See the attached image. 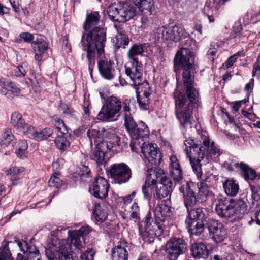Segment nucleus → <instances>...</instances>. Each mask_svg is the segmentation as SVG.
<instances>
[{
	"mask_svg": "<svg viewBox=\"0 0 260 260\" xmlns=\"http://www.w3.org/2000/svg\"><path fill=\"white\" fill-rule=\"evenodd\" d=\"M11 82V80L6 78H2L0 79V86L5 89L8 88Z\"/></svg>",
	"mask_w": 260,
	"mask_h": 260,
	"instance_id": "59",
	"label": "nucleus"
},
{
	"mask_svg": "<svg viewBox=\"0 0 260 260\" xmlns=\"http://www.w3.org/2000/svg\"><path fill=\"white\" fill-rule=\"evenodd\" d=\"M69 236L70 237V242L69 243L67 242V243L70 245L69 250L71 249L73 245L75 247V248L78 249H81L82 247V243L81 240L82 238L76 235L71 231H69Z\"/></svg>",
	"mask_w": 260,
	"mask_h": 260,
	"instance_id": "41",
	"label": "nucleus"
},
{
	"mask_svg": "<svg viewBox=\"0 0 260 260\" xmlns=\"http://www.w3.org/2000/svg\"><path fill=\"white\" fill-rule=\"evenodd\" d=\"M144 45L143 44H134L129 49L127 52V56L129 61L133 62L139 61L138 56H142L144 52Z\"/></svg>",
	"mask_w": 260,
	"mask_h": 260,
	"instance_id": "30",
	"label": "nucleus"
},
{
	"mask_svg": "<svg viewBox=\"0 0 260 260\" xmlns=\"http://www.w3.org/2000/svg\"><path fill=\"white\" fill-rule=\"evenodd\" d=\"M125 74L133 82L132 85L136 89L137 93L142 92L144 98L140 99L137 95V101L140 106L147 105L149 104V97L151 91L149 84L147 81H143V68L141 62L128 61L125 66Z\"/></svg>",
	"mask_w": 260,
	"mask_h": 260,
	"instance_id": "4",
	"label": "nucleus"
},
{
	"mask_svg": "<svg viewBox=\"0 0 260 260\" xmlns=\"http://www.w3.org/2000/svg\"><path fill=\"white\" fill-rule=\"evenodd\" d=\"M104 132V136L103 138L108 139L109 140L111 139L112 137H113L114 136L117 135L114 130L108 129L105 128Z\"/></svg>",
	"mask_w": 260,
	"mask_h": 260,
	"instance_id": "58",
	"label": "nucleus"
},
{
	"mask_svg": "<svg viewBox=\"0 0 260 260\" xmlns=\"http://www.w3.org/2000/svg\"><path fill=\"white\" fill-rule=\"evenodd\" d=\"M106 41V30L95 27L89 33H83L81 44L83 51L86 52L88 67L90 73L95 63L96 54L99 57L98 69L101 76L106 80H112L115 76L117 70L113 61L105 55L104 47Z\"/></svg>",
	"mask_w": 260,
	"mask_h": 260,
	"instance_id": "2",
	"label": "nucleus"
},
{
	"mask_svg": "<svg viewBox=\"0 0 260 260\" xmlns=\"http://www.w3.org/2000/svg\"><path fill=\"white\" fill-rule=\"evenodd\" d=\"M207 225L209 233L210 235H212L223 224L218 220L210 219L208 221Z\"/></svg>",
	"mask_w": 260,
	"mask_h": 260,
	"instance_id": "43",
	"label": "nucleus"
},
{
	"mask_svg": "<svg viewBox=\"0 0 260 260\" xmlns=\"http://www.w3.org/2000/svg\"><path fill=\"white\" fill-rule=\"evenodd\" d=\"M107 146L105 142H99L96 144V147L92 152L91 158L98 166L102 165L103 164L105 154L108 151Z\"/></svg>",
	"mask_w": 260,
	"mask_h": 260,
	"instance_id": "23",
	"label": "nucleus"
},
{
	"mask_svg": "<svg viewBox=\"0 0 260 260\" xmlns=\"http://www.w3.org/2000/svg\"><path fill=\"white\" fill-rule=\"evenodd\" d=\"M27 143L26 140H19L15 143L16 154L21 159L26 157Z\"/></svg>",
	"mask_w": 260,
	"mask_h": 260,
	"instance_id": "38",
	"label": "nucleus"
},
{
	"mask_svg": "<svg viewBox=\"0 0 260 260\" xmlns=\"http://www.w3.org/2000/svg\"><path fill=\"white\" fill-rule=\"evenodd\" d=\"M234 166L240 171L245 179L253 180L256 177L255 171L243 162H236Z\"/></svg>",
	"mask_w": 260,
	"mask_h": 260,
	"instance_id": "28",
	"label": "nucleus"
},
{
	"mask_svg": "<svg viewBox=\"0 0 260 260\" xmlns=\"http://www.w3.org/2000/svg\"><path fill=\"white\" fill-rule=\"evenodd\" d=\"M28 70V64L26 63H23L21 65L17 66L15 70V75L18 77H22L26 75Z\"/></svg>",
	"mask_w": 260,
	"mask_h": 260,
	"instance_id": "47",
	"label": "nucleus"
},
{
	"mask_svg": "<svg viewBox=\"0 0 260 260\" xmlns=\"http://www.w3.org/2000/svg\"><path fill=\"white\" fill-rule=\"evenodd\" d=\"M94 253L89 249L81 255V260H93Z\"/></svg>",
	"mask_w": 260,
	"mask_h": 260,
	"instance_id": "54",
	"label": "nucleus"
},
{
	"mask_svg": "<svg viewBox=\"0 0 260 260\" xmlns=\"http://www.w3.org/2000/svg\"><path fill=\"white\" fill-rule=\"evenodd\" d=\"M11 123L17 130L28 135L32 129V126L26 123L22 115L18 112H14L11 115Z\"/></svg>",
	"mask_w": 260,
	"mask_h": 260,
	"instance_id": "18",
	"label": "nucleus"
},
{
	"mask_svg": "<svg viewBox=\"0 0 260 260\" xmlns=\"http://www.w3.org/2000/svg\"><path fill=\"white\" fill-rule=\"evenodd\" d=\"M90 231V228L88 226H82L78 230L71 231L76 235L82 238V240H84L83 237L88 235Z\"/></svg>",
	"mask_w": 260,
	"mask_h": 260,
	"instance_id": "50",
	"label": "nucleus"
},
{
	"mask_svg": "<svg viewBox=\"0 0 260 260\" xmlns=\"http://www.w3.org/2000/svg\"><path fill=\"white\" fill-rule=\"evenodd\" d=\"M107 13L111 20L125 22L134 17L136 15L137 10L134 6L127 3L119 2L109 6Z\"/></svg>",
	"mask_w": 260,
	"mask_h": 260,
	"instance_id": "7",
	"label": "nucleus"
},
{
	"mask_svg": "<svg viewBox=\"0 0 260 260\" xmlns=\"http://www.w3.org/2000/svg\"><path fill=\"white\" fill-rule=\"evenodd\" d=\"M236 60V58H235L234 56H233V55L230 56L228 58V59L226 62V67L228 68L231 67L233 65L234 63L235 62Z\"/></svg>",
	"mask_w": 260,
	"mask_h": 260,
	"instance_id": "64",
	"label": "nucleus"
},
{
	"mask_svg": "<svg viewBox=\"0 0 260 260\" xmlns=\"http://www.w3.org/2000/svg\"><path fill=\"white\" fill-rule=\"evenodd\" d=\"M120 137L117 135L114 136L111 139L108 141H102L101 142H105L107 144V149L110 150L114 146H119L120 144Z\"/></svg>",
	"mask_w": 260,
	"mask_h": 260,
	"instance_id": "49",
	"label": "nucleus"
},
{
	"mask_svg": "<svg viewBox=\"0 0 260 260\" xmlns=\"http://www.w3.org/2000/svg\"><path fill=\"white\" fill-rule=\"evenodd\" d=\"M144 225V228L142 225L139 228V234L143 240L159 236L163 233L164 224L157 219L153 220L149 213L145 217Z\"/></svg>",
	"mask_w": 260,
	"mask_h": 260,
	"instance_id": "10",
	"label": "nucleus"
},
{
	"mask_svg": "<svg viewBox=\"0 0 260 260\" xmlns=\"http://www.w3.org/2000/svg\"><path fill=\"white\" fill-rule=\"evenodd\" d=\"M123 108V102L117 96L111 95L107 98L103 105L97 119L102 121H111L121 115L120 113Z\"/></svg>",
	"mask_w": 260,
	"mask_h": 260,
	"instance_id": "8",
	"label": "nucleus"
},
{
	"mask_svg": "<svg viewBox=\"0 0 260 260\" xmlns=\"http://www.w3.org/2000/svg\"><path fill=\"white\" fill-rule=\"evenodd\" d=\"M105 128H102L101 129H96L91 128L87 131V135L90 140V144H93V140L94 144L96 145L99 142H101V139L104 136Z\"/></svg>",
	"mask_w": 260,
	"mask_h": 260,
	"instance_id": "35",
	"label": "nucleus"
},
{
	"mask_svg": "<svg viewBox=\"0 0 260 260\" xmlns=\"http://www.w3.org/2000/svg\"><path fill=\"white\" fill-rule=\"evenodd\" d=\"M54 126L62 134H69L71 135V130L65 124L63 121L58 119L54 121Z\"/></svg>",
	"mask_w": 260,
	"mask_h": 260,
	"instance_id": "44",
	"label": "nucleus"
},
{
	"mask_svg": "<svg viewBox=\"0 0 260 260\" xmlns=\"http://www.w3.org/2000/svg\"><path fill=\"white\" fill-rule=\"evenodd\" d=\"M141 22L143 27H146L149 25L150 21L146 15H143L141 17Z\"/></svg>",
	"mask_w": 260,
	"mask_h": 260,
	"instance_id": "60",
	"label": "nucleus"
},
{
	"mask_svg": "<svg viewBox=\"0 0 260 260\" xmlns=\"http://www.w3.org/2000/svg\"><path fill=\"white\" fill-rule=\"evenodd\" d=\"M4 242V243H7ZM9 243H15L17 244L18 247L24 253V255L32 257L34 259H37L38 257L40 258V255L39 250L37 247L34 245L29 246L26 241H20L18 240H15L14 242L11 241Z\"/></svg>",
	"mask_w": 260,
	"mask_h": 260,
	"instance_id": "21",
	"label": "nucleus"
},
{
	"mask_svg": "<svg viewBox=\"0 0 260 260\" xmlns=\"http://www.w3.org/2000/svg\"><path fill=\"white\" fill-rule=\"evenodd\" d=\"M14 136L12 134L10 129H7L4 132L1 136V141L3 144L7 145L12 141Z\"/></svg>",
	"mask_w": 260,
	"mask_h": 260,
	"instance_id": "46",
	"label": "nucleus"
},
{
	"mask_svg": "<svg viewBox=\"0 0 260 260\" xmlns=\"http://www.w3.org/2000/svg\"><path fill=\"white\" fill-rule=\"evenodd\" d=\"M109 189V184L107 180L102 177H98L95 178L89 191L95 198L103 199L107 196Z\"/></svg>",
	"mask_w": 260,
	"mask_h": 260,
	"instance_id": "16",
	"label": "nucleus"
},
{
	"mask_svg": "<svg viewBox=\"0 0 260 260\" xmlns=\"http://www.w3.org/2000/svg\"><path fill=\"white\" fill-rule=\"evenodd\" d=\"M188 212L187 219L186 220L206 221V217L202 208H193L187 209Z\"/></svg>",
	"mask_w": 260,
	"mask_h": 260,
	"instance_id": "29",
	"label": "nucleus"
},
{
	"mask_svg": "<svg viewBox=\"0 0 260 260\" xmlns=\"http://www.w3.org/2000/svg\"><path fill=\"white\" fill-rule=\"evenodd\" d=\"M59 108L67 117H71L73 116L74 111L69 108L66 104L61 103L59 104Z\"/></svg>",
	"mask_w": 260,
	"mask_h": 260,
	"instance_id": "51",
	"label": "nucleus"
},
{
	"mask_svg": "<svg viewBox=\"0 0 260 260\" xmlns=\"http://www.w3.org/2000/svg\"><path fill=\"white\" fill-rule=\"evenodd\" d=\"M217 50L216 49H210L207 52V55L208 56V58L213 61L214 57L215 56Z\"/></svg>",
	"mask_w": 260,
	"mask_h": 260,
	"instance_id": "61",
	"label": "nucleus"
},
{
	"mask_svg": "<svg viewBox=\"0 0 260 260\" xmlns=\"http://www.w3.org/2000/svg\"><path fill=\"white\" fill-rule=\"evenodd\" d=\"M128 252L123 247L118 245L112 249V260H127Z\"/></svg>",
	"mask_w": 260,
	"mask_h": 260,
	"instance_id": "36",
	"label": "nucleus"
},
{
	"mask_svg": "<svg viewBox=\"0 0 260 260\" xmlns=\"http://www.w3.org/2000/svg\"><path fill=\"white\" fill-rule=\"evenodd\" d=\"M226 231L223 225L217 231L215 232L212 236L213 239L216 243H220L222 242L226 237Z\"/></svg>",
	"mask_w": 260,
	"mask_h": 260,
	"instance_id": "42",
	"label": "nucleus"
},
{
	"mask_svg": "<svg viewBox=\"0 0 260 260\" xmlns=\"http://www.w3.org/2000/svg\"><path fill=\"white\" fill-rule=\"evenodd\" d=\"M93 215L96 221L102 222L105 220L107 217V211L104 206L100 204H95L93 211Z\"/></svg>",
	"mask_w": 260,
	"mask_h": 260,
	"instance_id": "37",
	"label": "nucleus"
},
{
	"mask_svg": "<svg viewBox=\"0 0 260 260\" xmlns=\"http://www.w3.org/2000/svg\"><path fill=\"white\" fill-rule=\"evenodd\" d=\"M32 47L35 53V59L40 61L42 58V54L48 49V44L42 38H37L32 42Z\"/></svg>",
	"mask_w": 260,
	"mask_h": 260,
	"instance_id": "27",
	"label": "nucleus"
},
{
	"mask_svg": "<svg viewBox=\"0 0 260 260\" xmlns=\"http://www.w3.org/2000/svg\"><path fill=\"white\" fill-rule=\"evenodd\" d=\"M192 256L196 258L206 259L208 257L209 251L206 245L202 242L193 243L191 246Z\"/></svg>",
	"mask_w": 260,
	"mask_h": 260,
	"instance_id": "25",
	"label": "nucleus"
},
{
	"mask_svg": "<svg viewBox=\"0 0 260 260\" xmlns=\"http://www.w3.org/2000/svg\"><path fill=\"white\" fill-rule=\"evenodd\" d=\"M257 71H260V62L259 61V58L257 59V61L254 64V68L252 71L253 76H255L256 73Z\"/></svg>",
	"mask_w": 260,
	"mask_h": 260,
	"instance_id": "63",
	"label": "nucleus"
},
{
	"mask_svg": "<svg viewBox=\"0 0 260 260\" xmlns=\"http://www.w3.org/2000/svg\"><path fill=\"white\" fill-rule=\"evenodd\" d=\"M166 251L170 260H176L178 257L184 253L187 249V244L180 238H172L166 244Z\"/></svg>",
	"mask_w": 260,
	"mask_h": 260,
	"instance_id": "13",
	"label": "nucleus"
},
{
	"mask_svg": "<svg viewBox=\"0 0 260 260\" xmlns=\"http://www.w3.org/2000/svg\"><path fill=\"white\" fill-rule=\"evenodd\" d=\"M135 195V192H133L131 194L125 196L123 198V202L124 204H128L132 201L133 198Z\"/></svg>",
	"mask_w": 260,
	"mask_h": 260,
	"instance_id": "62",
	"label": "nucleus"
},
{
	"mask_svg": "<svg viewBox=\"0 0 260 260\" xmlns=\"http://www.w3.org/2000/svg\"><path fill=\"white\" fill-rule=\"evenodd\" d=\"M55 146L60 151H66L70 146V142L63 135H58L54 140Z\"/></svg>",
	"mask_w": 260,
	"mask_h": 260,
	"instance_id": "39",
	"label": "nucleus"
},
{
	"mask_svg": "<svg viewBox=\"0 0 260 260\" xmlns=\"http://www.w3.org/2000/svg\"><path fill=\"white\" fill-rule=\"evenodd\" d=\"M109 174L115 183L121 184L129 181L132 177V171L124 163L114 164L110 166Z\"/></svg>",
	"mask_w": 260,
	"mask_h": 260,
	"instance_id": "11",
	"label": "nucleus"
},
{
	"mask_svg": "<svg viewBox=\"0 0 260 260\" xmlns=\"http://www.w3.org/2000/svg\"><path fill=\"white\" fill-rule=\"evenodd\" d=\"M156 219H159L164 222L168 220L172 214L171 207L165 204H159L156 206L154 211Z\"/></svg>",
	"mask_w": 260,
	"mask_h": 260,
	"instance_id": "26",
	"label": "nucleus"
},
{
	"mask_svg": "<svg viewBox=\"0 0 260 260\" xmlns=\"http://www.w3.org/2000/svg\"><path fill=\"white\" fill-rule=\"evenodd\" d=\"M169 171L171 177L175 183H179L183 179V172L177 157L172 155L170 158Z\"/></svg>",
	"mask_w": 260,
	"mask_h": 260,
	"instance_id": "20",
	"label": "nucleus"
},
{
	"mask_svg": "<svg viewBox=\"0 0 260 260\" xmlns=\"http://www.w3.org/2000/svg\"><path fill=\"white\" fill-rule=\"evenodd\" d=\"M140 148L147 165H159L161 160V156L156 144L144 142Z\"/></svg>",
	"mask_w": 260,
	"mask_h": 260,
	"instance_id": "12",
	"label": "nucleus"
},
{
	"mask_svg": "<svg viewBox=\"0 0 260 260\" xmlns=\"http://www.w3.org/2000/svg\"><path fill=\"white\" fill-rule=\"evenodd\" d=\"M118 34L115 36L114 42L117 49L120 47L125 48L129 42V38L125 31L121 28H117Z\"/></svg>",
	"mask_w": 260,
	"mask_h": 260,
	"instance_id": "32",
	"label": "nucleus"
},
{
	"mask_svg": "<svg viewBox=\"0 0 260 260\" xmlns=\"http://www.w3.org/2000/svg\"><path fill=\"white\" fill-rule=\"evenodd\" d=\"M147 175L146 180L149 182L152 186L158 183L164 182V181L171 180L168 177L164 170L159 168H150L147 170Z\"/></svg>",
	"mask_w": 260,
	"mask_h": 260,
	"instance_id": "17",
	"label": "nucleus"
},
{
	"mask_svg": "<svg viewBox=\"0 0 260 260\" xmlns=\"http://www.w3.org/2000/svg\"><path fill=\"white\" fill-rule=\"evenodd\" d=\"M129 133L133 139H143L148 137L149 130L144 122L140 121Z\"/></svg>",
	"mask_w": 260,
	"mask_h": 260,
	"instance_id": "24",
	"label": "nucleus"
},
{
	"mask_svg": "<svg viewBox=\"0 0 260 260\" xmlns=\"http://www.w3.org/2000/svg\"><path fill=\"white\" fill-rule=\"evenodd\" d=\"M52 133L53 131L50 128H45L41 131L38 132L32 126V129L29 131L28 135L31 138L35 139L37 141H41L48 138L51 136Z\"/></svg>",
	"mask_w": 260,
	"mask_h": 260,
	"instance_id": "31",
	"label": "nucleus"
},
{
	"mask_svg": "<svg viewBox=\"0 0 260 260\" xmlns=\"http://www.w3.org/2000/svg\"><path fill=\"white\" fill-rule=\"evenodd\" d=\"M223 187L226 194L230 197L236 196L239 190V186L236 182L231 179L226 180L223 183Z\"/></svg>",
	"mask_w": 260,
	"mask_h": 260,
	"instance_id": "33",
	"label": "nucleus"
},
{
	"mask_svg": "<svg viewBox=\"0 0 260 260\" xmlns=\"http://www.w3.org/2000/svg\"><path fill=\"white\" fill-rule=\"evenodd\" d=\"M174 185L172 180L164 181V182L154 185L151 188L153 197L155 200H162L170 197L174 189Z\"/></svg>",
	"mask_w": 260,
	"mask_h": 260,
	"instance_id": "15",
	"label": "nucleus"
},
{
	"mask_svg": "<svg viewBox=\"0 0 260 260\" xmlns=\"http://www.w3.org/2000/svg\"><path fill=\"white\" fill-rule=\"evenodd\" d=\"M185 223L188 231L191 236H200L204 232L207 221L186 220Z\"/></svg>",
	"mask_w": 260,
	"mask_h": 260,
	"instance_id": "22",
	"label": "nucleus"
},
{
	"mask_svg": "<svg viewBox=\"0 0 260 260\" xmlns=\"http://www.w3.org/2000/svg\"><path fill=\"white\" fill-rule=\"evenodd\" d=\"M138 139H133L130 143V147L132 151L137 152L139 150V148L141 146H139V142H138Z\"/></svg>",
	"mask_w": 260,
	"mask_h": 260,
	"instance_id": "56",
	"label": "nucleus"
},
{
	"mask_svg": "<svg viewBox=\"0 0 260 260\" xmlns=\"http://www.w3.org/2000/svg\"><path fill=\"white\" fill-rule=\"evenodd\" d=\"M9 88H11V91L16 96H18L20 94L21 90L18 88L15 83L12 81L10 84Z\"/></svg>",
	"mask_w": 260,
	"mask_h": 260,
	"instance_id": "57",
	"label": "nucleus"
},
{
	"mask_svg": "<svg viewBox=\"0 0 260 260\" xmlns=\"http://www.w3.org/2000/svg\"><path fill=\"white\" fill-rule=\"evenodd\" d=\"M70 247L66 240L52 236L47 242L46 256L48 260H78L77 257L68 253Z\"/></svg>",
	"mask_w": 260,
	"mask_h": 260,
	"instance_id": "6",
	"label": "nucleus"
},
{
	"mask_svg": "<svg viewBox=\"0 0 260 260\" xmlns=\"http://www.w3.org/2000/svg\"><path fill=\"white\" fill-rule=\"evenodd\" d=\"M49 186L58 188L62 185V180L58 177V174H53L48 181Z\"/></svg>",
	"mask_w": 260,
	"mask_h": 260,
	"instance_id": "45",
	"label": "nucleus"
},
{
	"mask_svg": "<svg viewBox=\"0 0 260 260\" xmlns=\"http://www.w3.org/2000/svg\"><path fill=\"white\" fill-rule=\"evenodd\" d=\"M139 207L136 202H134L131 208L130 219H134L135 221L139 218Z\"/></svg>",
	"mask_w": 260,
	"mask_h": 260,
	"instance_id": "48",
	"label": "nucleus"
},
{
	"mask_svg": "<svg viewBox=\"0 0 260 260\" xmlns=\"http://www.w3.org/2000/svg\"><path fill=\"white\" fill-rule=\"evenodd\" d=\"M20 37L23 39L25 42L28 43L31 42L34 39L33 35L29 32H22L20 34Z\"/></svg>",
	"mask_w": 260,
	"mask_h": 260,
	"instance_id": "55",
	"label": "nucleus"
},
{
	"mask_svg": "<svg viewBox=\"0 0 260 260\" xmlns=\"http://www.w3.org/2000/svg\"><path fill=\"white\" fill-rule=\"evenodd\" d=\"M184 151L189 159L193 172L197 178L202 180L197 196L199 202L203 203L206 201V198L211 192L206 183L208 182L209 177L202 178L201 161L205 157L208 161L214 160L216 158V155L218 156L222 152L213 141L210 143L208 138H205L201 145L199 144L197 140L192 138H188L184 141Z\"/></svg>",
	"mask_w": 260,
	"mask_h": 260,
	"instance_id": "3",
	"label": "nucleus"
},
{
	"mask_svg": "<svg viewBox=\"0 0 260 260\" xmlns=\"http://www.w3.org/2000/svg\"><path fill=\"white\" fill-rule=\"evenodd\" d=\"M90 170L88 167L82 165L80 168V172L79 175L81 176V179H83L84 177H88L90 176Z\"/></svg>",
	"mask_w": 260,
	"mask_h": 260,
	"instance_id": "53",
	"label": "nucleus"
},
{
	"mask_svg": "<svg viewBox=\"0 0 260 260\" xmlns=\"http://www.w3.org/2000/svg\"><path fill=\"white\" fill-rule=\"evenodd\" d=\"M99 20V14L97 12L87 15L86 21L83 24V28L85 30H88L91 28L92 26L97 24Z\"/></svg>",
	"mask_w": 260,
	"mask_h": 260,
	"instance_id": "40",
	"label": "nucleus"
},
{
	"mask_svg": "<svg viewBox=\"0 0 260 260\" xmlns=\"http://www.w3.org/2000/svg\"><path fill=\"white\" fill-rule=\"evenodd\" d=\"M195 186L192 182H185L179 187V191L183 194L184 205L187 209L191 208L199 202L197 194L193 188Z\"/></svg>",
	"mask_w": 260,
	"mask_h": 260,
	"instance_id": "14",
	"label": "nucleus"
},
{
	"mask_svg": "<svg viewBox=\"0 0 260 260\" xmlns=\"http://www.w3.org/2000/svg\"><path fill=\"white\" fill-rule=\"evenodd\" d=\"M130 103L131 100L128 99L123 101V109L121 112V115L124 119L125 127L129 133L137 124L132 115V110L129 107Z\"/></svg>",
	"mask_w": 260,
	"mask_h": 260,
	"instance_id": "19",
	"label": "nucleus"
},
{
	"mask_svg": "<svg viewBox=\"0 0 260 260\" xmlns=\"http://www.w3.org/2000/svg\"><path fill=\"white\" fill-rule=\"evenodd\" d=\"M246 201L244 199L220 198L216 203L215 211L223 218L241 219L247 213Z\"/></svg>",
	"mask_w": 260,
	"mask_h": 260,
	"instance_id": "5",
	"label": "nucleus"
},
{
	"mask_svg": "<svg viewBox=\"0 0 260 260\" xmlns=\"http://www.w3.org/2000/svg\"><path fill=\"white\" fill-rule=\"evenodd\" d=\"M132 1L133 4L141 12L146 10L150 12V14H152L155 11V6L153 1H148L147 0Z\"/></svg>",
	"mask_w": 260,
	"mask_h": 260,
	"instance_id": "34",
	"label": "nucleus"
},
{
	"mask_svg": "<svg viewBox=\"0 0 260 260\" xmlns=\"http://www.w3.org/2000/svg\"><path fill=\"white\" fill-rule=\"evenodd\" d=\"M155 37L158 41L170 40L178 42L183 38H188V34L183 28L174 25L158 27L156 30Z\"/></svg>",
	"mask_w": 260,
	"mask_h": 260,
	"instance_id": "9",
	"label": "nucleus"
},
{
	"mask_svg": "<svg viewBox=\"0 0 260 260\" xmlns=\"http://www.w3.org/2000/svg\"><path fill=\"white\" fill-rule=\"evenodd\" d=\"M152 187V184H150L149 182L146 180L145 184L142 186V192L145 199H148L150 198V196L148 188L150 187L151 188Z\"/></svg>",
	"mask_w": 260,
	"mask_h": 260,
	"instance_id": "52",
	"label": "nucleus"
},
{
	"mask_svg": "<svg viewBox=\"0 0 260 260\" xmlns=\"http://www.w3.org/2000/svg\"><path fill=\"white\" fill-rule=\"evenodd\" d=\"M194 64V55L189 49L182 48L177 52L174 58V71L178 73L180 69L183 70V81L187 94L179 90L174 92L175 114L183 127L191 124L192 110L199 101V92L194 86V77L191 74Z\"/></svg>",
	"mask_w": 260,
	"mask_h": 260,
	"instance_id": "1",
	"label": "nucleus"
}]
</instances>
